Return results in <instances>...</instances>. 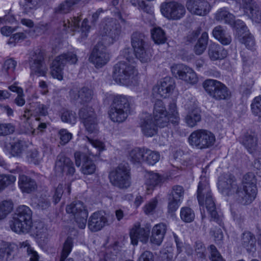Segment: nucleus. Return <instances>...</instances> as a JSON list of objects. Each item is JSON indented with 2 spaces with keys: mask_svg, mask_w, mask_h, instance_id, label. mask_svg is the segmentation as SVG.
<instances>
[{
  "mask_svg": "<svg viewBox=\"0 0 261 261\" xmlns=\"http://www.w3.org/2000/svg\"><path fill=\"white\" fill-rule=\"evenodd\" d=\"M257 180L251 172L245 174L241 184H238L236 177L231 174H226L219 180L218 187L221 193L232 197L234 201L242 205L250 204L257 194Z\"/></svg>",
  "mask_w": 261,
  "mask_h": 261,
  "instance_id": "1",
  "label": "nucleus"
},
{
  "mask_svg": "<svg viewBox=\"0 0 261 261\" xmlns=\"http://www.w3.org/2000/svg\"><path fill=\"white\" fill-rule=\"evenodd\" d=\"M32 225V212L29 207L19 206L11 220L9 226L11 230L18 234L27 233L31 231Z\"/></svg>",
  "mask_w": 261,
  "mask_h": 261,
  "instance_id": "2",
  "label": "nucleus"
},
{
  "mask_svg": "<svg viewBox=\"0 0 261 261\" xmlns=\"http://www.w3.org/2000/svg\"><path fill=\"white\" fill-rule=\"evenodd\" d=\"M197 199L200 206L204 204V197H205V204L207 211L211 216V221H214L220 226L223 224L222 216L219 214L216 210V205L210 190V186L207 182L200 181L198 185L197 191Z\"/></svg>",
  "mask_w": 261,
  "mask_h": 261,
  "instance_id": "3",
  "label": "nucleus"
},
{
  "mask_svg": "<svg viewBox=\"0 0 261 261\" xmlns=\"http://www.w3.org/2000/svg\"><path fill=\"white\" fill-rule=\"evenodd\" d=\"M98 32L101 37L102 43L110 45L119 39L122 33V28L117 19L105 17L99 24Z\"/></svg>",
  "mask_w": 261,
  "mask_h": 261,
  "instance_id": "4",
  "label": "nucleus"
},
{
  "mask_svg": "<svg viewBox=\"0 0 261 261\" xmlns=\"http://www.w3.org/2000/svg\"><path fill=\"white\" fill-rule=\"evenodd\" d=\"M137 74V70L133 65L121 61L114 66L112 76L116 83L129 86L135 84Z\"/></svg>",
  "mask_w": 261,
  "mask_h": 261,
  "instance_id": "5",
  "label": "nucleus"
},
{
  "mask_svg": "<svg viewBox=\"0 0 261 261\" xmlns=\"http://www.w3.org/2000/svg\"><path fill=\"white\" fill-rule=\"evenodd\" d=\"M130 106L128 97L123 95L114 97L109 112L111 120L115 122H122L130 113Z\"/></svg>",
  "mask_w": 261,
  "mask_h": 261,
  "instance_id": "6",
  "label": "nucleus"
},
{
  "mask_svg": "<svg viewBox=\"0 0 261 261\" xmlns=\"http://www.w3.org/2000/svg\"><path fill=\"white\" fill-rule=\"evenodd\" d=\"M215 141L214 134L205 129H198L193 131L188 139L189 145L198 149L210 148L214 145Z\"/></svg>",
  "mask_w": 261,
  "mask_h": 261,
  "instance_id": "7",
  "label": "nucleus"
},
{
  "mask_svg": "<svg viewBox=\"0 0 261 261\" xmlns=\"http://www.w3.org/2000/svg\"><path fill=\"white\" fill-rule=\"evenodd\" d=\"M228 3L231 5L230 9L234 12L242 9L244 14L252 21L257 23L261 22V10L254 0H242L241 4L236 0H228Z\"/></svg>",
  "mask_w": 261,
  "mask_h": 261,
  "instance_id": "8",
  "label": "nucleus"
},
{
  "mask_svg": "<svg viewBox=\"0 0 261 261\" xmlns=\"http://www.w3.org/2000/svg\"><path fill=\"white\" fill-rule=\"evenodd\" d=\"M202 86L207 94L216 100H228L231 97V92L227 86L216 80L207 79Z\"/></svg>",
  "mask_w": 261,
  "mask_h": 261,
  "instance_id": "9",
  "label": "nucleus"
},
{
  "mask_svg": "<svg viewBox=\"0 0 261 261\" xmlns=\"http://www.w3.org/2000/svg\"><path fill=\"white\" fill-rule=\"evenodd\" d=\"M78 60L77 55L74 51H68L55 58L50 67L51 74L59 80L63 77V70L67 64H75Z\"/></svg>",
  "mask_w": 261,
  "mask_h": 261,
  "instance_id": "10",
  "label": "nucleus"
},
{
  "mask_svg": "<svg viewBox=\"0 0 261 261\" xmlns=\"http://www.w3.org/2000/svg\"><path fill=\"white\" fill-rule=\"evenodd\" d=\"M130 169L127 164H120L109 175L112 184L119 189L128 188L131 184Z\"/></svg>",
  "mask_w": 261,
  "mask_h": 261,
  "instance_id": "11",
  "label": "nucleus"
},
{
  "mask_svg": "<svg viewBox=\"0 0 261 261\" xmlns=\"http://www.w3.org/2000/svg\"><path fill=\"white\" fill-rule=\"evenodd\" d=\"M147 38L140 32H135L131 36V44L134 48L135 55L137 58L142 63H146L150 60V56L146 50L147 45Z\"/></svg>",
  "mask_w": 261,
  "mask_h": 261,
  "instance_id": "12",
  "label": "nucleus"
},
{
  "mask_svg": "<svg viewBox=\"0 0 261 261\" xmlns=\"http://www.w3.org/2000/svg\"><path fill=\"white\" fill-rule=\"evenodd\" d=\"M45 53L43 49L38 48L30 54L29 64L31 74L37 76H45L47 68L45 63Z\"/></svg>",
  "mask_w": 261,
  "mask_h": 261,
  "instance_id": "13",
  "label": "nucleus"
},
{
  "mask_svg": "<svg viewBox=\"0 0 261 261\" xmlns=\"http://www.w3.org/2000/svg\"><path fill=\"white\" fill-rule=\"evenodd\" d=\"M66 211L72 214L78 227L84 229L86 226L88 212L84 203L80 200H75L67 205Z\"/></svg>",
  "mask_w": 261,
  "mask_h": 261,
  "instance_id": "14",
  "label": "nucleus"
},
{
  "mask_svg": "<svg viewBox=\"0 0 261 261\" xmlns=\"http://www.w3.org/2000/svg\"><path fill=\"white\" fill-rule=\"evenodd\" d=\"M79 115L86 129L89 133H96L97 132V120L96 114L92 107H83L79 110Z\"/></svg>",
  "mask_w": 261,
  "mask_h": 261,
  "instance_id": "15",
  "label": "nucleus"
},
{
  "mask_svg": "<svg viewBox=\"0 0 261 261\" xmlns=\"http://www.w3.org/2000/svg\"><path fill=\"white\" fill-rule=\"evenodd\" d=\"M81 16V14H77V16H73L72 18H70V19H67L66 21L64 20L63 21V26L64 30L70 28L72 31H74L76 29H80L81 32V39L85 40L88 37L91 27L88 24L89 21L88 19L85 18L82 21L81 27L80 28V22L82 19Z\"/></svg>",
  "mask_w": 261,
  "mask_h": 261,
  "instance_id": "16",
  "label": "nucleus"
},
{
  "mask_svg": "<svg viewBox=\"0 0 261 261\" xmlns=\"http://www.w3.org/2000/svg\"><path fill=\"white\" fill-rule=\"evenodd\" d=\"M106 46L102 43H98L94 46L90 56V62L96 68L102 67L109 60V54L107 51Z\"/></svg>",
  "mask_w": 261,
  "mask_h": 261,
  "instance_id": "17",
  "label": "nucleus"
},
{
  "mask_svg": "<svg viewBox=\"0 0 261 261\" xmlns=\"http://www.w3.org/2000/svg\"><path fill=\"white\" fill-rule=\"evenodd\" d=\"M185 108L189 111L185 116L184 121L188 126L194 127L201 120V111L197 107V101L195 99L188 101L185 105Z\"/></svg>",
  "mask_w": 261,
  "mask_h": 261,
  "instance_id": "18",
  "label": "nucleus"
},
{
  "mask_svg": "<svg viewBox=\"0 0 261 261\" xmlns=\"http://www.w3.org/2000/svg\"><path fill=\"white\" fill-rule=\"evenodd\" d=\"M175 88L174 80L171 77L166 76L162 79L153 88V94H156L162 98L168 97Z\"/></svg>",
  "mask_w": 261,
  "mask_h": 261,
  "instance_id": "19",
  "label": "nucleus"
},
{
  "mask_svg": "<svg viewBox=\"0 0 261 261\" xmlns=\"http://www.w3.org/2000/svg\"><path fill=\"white\" fill-rule=\"evenodd\" d=\"M154 122L157 127H164L167 125L168 122H171L169 120L170 116L168 115L165 105L162 100H156L153 110Z\"/></svg>",
  "mask_w": 261,
  "mask_h": 261,
  "instance_id": "20",
  "label": "nucleus"
},
{
  "mask_svg": "<svg viewBox=\"0 0 261 261\" xmlns=\"http://www.w3.org/2000/svg\"><path fill=\"white\" fill-rule=\"evenodd\" d=\"M179 0H166L160 6L162 14L168 19H179Z\"/></svg>",
  "mask_w": 261,
  "mask_h": 261,
  "instance_id": "21",
  "label": "nucleus"
},
{
  "mask_svg": "<svg viewBox=\"0 0 261 261\" xmlns=\"http://www.w3.org/2000/svg\"><path fill=\"white\" fill-rule=\"evenodd\" d=\"M75 162L76 166L79 167L83 163L81 168L82 172L84 174H93L96 170V166L93 161L85 153L80 151L74 153Z\"/></svg>",
  "mask_w": 261,
  "mask_h": 261,
  "instance_id": "22",
  "label": "nucleus"
},
{
  "mask_svg": "<svg viewBox=\"0 0 261 261\" xmlns=\"http://www.w3.org/2000/svg\"><path fill=\"white\" fill-rule=\"evenodd\" d=\"M149 234V228L141 227L139 223L135 224L129 232L132 244L137 245L139 241L146 244L148 242Z\"/></svg>",
  "mask_w": 261,
  "mask_h": 261,
  "instance_id": "23",
  "label": "nucleus"
},
{
  "mask_svg": "<svg viewBox=\"0 0 261 261\" xmlns=\"http://www.w3.org/2000/svg\"><path fill=\"white\" fill-rule=\"evenodd\" d=\"M139 125L146 137H152L157 133L158 127L149 114L145 113L140 117Z\"/></svg>",
  "mask_w": 261,
  "mask_h": 261,
  "instance_id": "24",
  "label": "nucleus"
},
{
  "mask_svg": "<svg viewBox=\"0 0 261 261\" xmlns=\"http://www.w3.org/2000/svg\"><path fill=\"white\" fill-rule=\"evenodd\" d=\"M108 223L107 218L101 212L94 213L89 218L88 227L92 232L100 230Z\"/></svg>",
  "mask_w": 261,
  "mask_h": 261,
  "instance_id": "25",
  "label": "nucleus"
},
{
  "mask_svg": "<svg viewBox=\"0 0 261 261\" xmlns=\"http://www.w3.org/2000/svg\"><path fill=\"white\" fill-rule=\"evenodd\" d=\"M167 176L161 175L153 171L147 173L145 175V185L147 191H152L156 186H161L167 180Z\"/></svg>",
  "mask_w": 261,
  "mask_h": 261,
  "instance_id": "26",
  "label": "nucleus"
},
{
  "mask_svg": "<svg viewBox=\"0 0 261 261\" xmlns=\"http://www.w3.org/2000/svg\"><path fill=\"white\" fill-rule=\"evenodd\" d=\"M55 166L67 175H73L75 171L71 160L62 153L57 156Z\"/></svg>",
  "mask_w": 261,
  "mask_h": 261,
  "instance_id": "27",
  "label": "nucleus"
},
{
  "mask_svg": "<svg viewBox=\"0 0 261 261\" xmlns=\"http://www.w3.org/2000/svg\"><path fill=\"white\" fill-rule=\"evenodd\" d=\"M18 186L22 193L28 194L34 192L37 188L36 180L30 176L24 174L19 175Z\"/></svg>",
  "mask_w": 261,
  "mask_h": 261,
  "instance_id": "28",
  "label": "nucleus"
},
{
  "mask_svg": "<svg viewBox=\"0 0 261 261\" xmlns=\"http://www.w3.org/2000/svg\"><path fill=\"white\" fill-rule=\"evenodd\" d=\"M16 65L17 62L12 58L6 60L2 68L1 76L6 80H13Z\"/></svg>",
  "mask_w": 261,
  "mask_h": 261,
  "instance_id": "29",
  "label": "nucleus"
},
{
  "mask_svg": "<svg viewBox=\"0 0 261 261\" xmlns=\"http://www.w3.org/2000/svg\"><path fill=\"white\" fill-rule=\"evenodd\" d=\"M166 231V226L163 223L155 225L152 230L150 241L152 244L160 245L163 241Z\"/></svg>",
  "mask_w": 261,
  "mask_h": 261,
  "instance_id": "30",
  "label": "nucleus"
},
{
  "mask_svg": "<svg viewBox=\"0 0 261 261\" xmlns=\"http://www.w3.org/2000/svg\"><path fill=\"white\" fill-rule=\"evenodd\" d=\"M213 36L223 45H229L231 42V36L221 25L215 27L212 31Z\"/></svg>",
  "mask_w": 261,
  "mask_h": 261,
  "instance_id": "31",
  "label": "nucleus"
},
{
  "mask_svg": "<svg viewBox=\"0 0 261 261\" xmlns=\"http://www.w3.org/2000/svg\"><path fill=\"white\" fill-rule=\"evenodd\" d=\"M227 55V51L219 44H214L208 49V56L212 61L222 60Z\"/></svg>",
  "mask_w": 261,
  "mask_h": 261,
  "instance_id": "32",
  "label": "nucleus"
},
{
  "mask_svg": "<svg viewBox=\"0 0 261 261\" xmlns=\"http://www.w3.org/2000/svg\"><path fill=\"white\" fill-rule=\"evenodd\" d=\"M121 250L119 243L116 241L106 248L104 258L100 259L99 261H113L116 259Z\"/></svg>",
  "mask_w": 261,
  "mask_h": 261,
  "instance_id": "33",
  "label": "nucleus"
},
{
  "mask_svg": "<svg viewBox=\"0 0 261 261\" xmlns=\"http://www.w3.org/2000/svg\"><path fill=\"white\" fill-rule=\"evenodd\" d=\"M240 142L251 153L255 150L257 145V138L254 134L247 133L241 138Z\"/></svg>",
  "mask_w": 261,
  "mask_h": 261,
  "instance_id": "34",
  "label": "nucleus"
},
{
  "mask_svg": "<svg viewBox=\"0 0 261 261\" xmlns=\"http://www.w3.org/2000/svg\"><path fill=\"white\" fill-rule=\"evenodd\" d=\"M168 211L170 213L175 212L178 207V202L179 201V187L174 186L169 195Z\"/></svg>",
  "mask_w": 261,
  "mask_h": 261,
  "instance_id": "35",
  "label": "nucleus"
},
{
  "mask_svg": "<svg viewBox=\"0 0 261 261\" xmlns=\"http://www.w3.org/2000/svg\"><path fill=\"white\" fill-rule=\"evenodd\" d=\"M242 245L247 252L255 250L256 239L255 236L250 231H245L242 236Z\"/></svg>",
  "mask_w": 261,
  "mask_h": 261,
  "instance_id": "36",
  "label": "nucleus"
},
{
  "mask_svg": "<svg viewBox=\"0 0 261 261\" xmlns=\"http://www.w3.org/2000/svg\"><path fill=\"white\" fill-rule=\"evenodd\" d=\"M180 80L190 84H195L197 81L194 70L189 67L180 64Z\"/></svg>",
  "mask_w": 261,
  "mask_h": 261,
  "instance_id": "37",
  "label": "nucleus"
},
{
  "mask_svg": "<svg viewBox=\"0 0 261 261\" xmlns=\"http://www.w3.org/2000/svg\"><path fill=\"white\" fill-rule=\"evenodd\" d=\"M234 18V16L225 7L219 9L215 14V19L216 21L229 25L232 23L233 19Z\"/></svg>",
  "mask_w": 261,
  "mask_h": 261,
  "instance_id": "38",
  "label": "nucleus"
},
{
  "mask_svg": "<svg viewBox=\"0 0 261 261\" xmlns=\"http://www.w3.org/2000/svg\"><path fill=\"white\" fill-rule=\"evenodd\" d=\"M74 7H79L76 0H65L55 9V13L67 14L72 10Z\"/></svg>",
  "mask_w": 261,
  "mask_h": 261,
  "instance_id": "39",
  "label": "nucleus"
},
{
  "mask_svg": "<svg viewBox=\"0 0 261 261\" xmlns=\"http://www.w3.org/2000/svg\"><path fill=\"white\" fill-rule=\"evenodd\" d=\"M30 111L31 115L35 117L45 116L48 114V107L40 102H33L30 103Z\"/></svg>",
  "mask_w": 261,
  "mask_h": 261,
  "instance_id": "40",
  "label": "nucleus"
},
{
  "mask_svg": "<svg viewBox=\"0 0 261 261\" xmlns=\"http://www.w3.org/2000/svg\"><path fill=\"white\" fill-rule=\"evenodd\" d=\"M42 0H21L20 5L23 13L28 14L33 10H36L40 6Z\"/></svg>",
  "mask_w": 261,
  "mask_h": 261,
  "instance_id": "41",
  "label": "nucleus"
},
{
  "mask_svg": "<svg viewBox=\"0 0 261 261\" xmlns=\"http://www.w3.org/2000/svg\"><path fill=\"white\" fill-rule=\"evenodd\" d=\"M208 39L207 33L203 32L194 46V51L196 55H201L204 51L207 45Z\"/></svg>",
  "mask_w": 261,
  "mask_h": 261,
  "instance_id": "42",
  "label": "nucleus"
},
{
  "mask_svg": "<svg viewBox=\"0 0 261 261\" xmlns=\"http://www.w3.org/2000/svg\"><path fill=\"white\" fill-rule=\"evenodd\" d=\"M27 148L26 142L19 140L11 145L10 153L14 156H20Z\"/></svg>",
  "mask_w": 261,
  "mask_h": 261,
  "instance_id": "43",
  "label": "nucleus"
},
{
  "mask_svg": "<svg viewBox=\"0 0 261 261\" xmlns=\"http://www.w3.org/2000/svg\"><path fill=\"white\" fill-rule=\"evenodd\" d=\"M169 116H170L171 123L174 126L178 125L179 120L176 106V100L172 99L169 105Z\"/></svg>",
  "mask_w": 261,
  "mask_h": 261,
  "instance_id": "44",
  "label": "nucleus"
},
{
  "mask_svg": "<svg viewBox=\"0 0 261 261\" xmlns=\"http://www.w3.org/2000/svg\"><path fill=\"white\" fill-rule=\"evenodd\" d=\"M145 148H135L129 153V159L133 163H140L144 161Z\"/></svg>",
  "mask_w": 261,
  "mask_h": 261,
  "instance_id": "45",
  "label": "nucleus"
},
{
  "mask_svg": "<svg viewBox=\"0 0 261 261\" xmlns=\"http://www.w3.org/2000/svg\"><path fill=\"white\" fill-rule=\"evenodd\" d=\"M151 37L158 44H164L166 41L167 38L165 33L160 27H155L151 31Z\"/></svg>",
  "mask_w": 261,
  "mask_h": 261,
  "instance_id": "46",
  "label": "nucleus"
},
{
  "mask_svg": "<svg viewBox=\"0 0 261 261\" xmlns=\"http://www.w3.org/2000/svg\"><path fill=\"white\" fill-rule=\"evenodd\" d=\"M73 246V239L71 237H68L64 242L60 256L59 257V261H65L71 252Z\"/></svg>",
  "mask_w": 261,
  "mask_h": 261,
  "instance_id": "47",
  "label": "nucleus"
},
{
  "mask_svg": "<svg viewBox=\"0 0 261 261\" xmlns=\"http://www.w3.org/2000/svg\"><path fill=\"white\" fill-rule=\"evenodd\" d=\"M144 161L150 165H154L160 159V154L158 152L145 149Z\"/></svg>",
  "mask_w": 261,
  "mask_h": 261,
  "instance_id": "48",
  "label": "nucleus"
},
{
  "mask_svg": "<svg viewBox=\"0 0 261 261\" xmlns=\"http://www.w3.org/2000/svg\"><path fill=\"white\" fill-rule=\"evenodd\" d=\"M61 119L64 122L74 124L76 121V114L72 110L63 109L61 111Z\"/></svg>",
  "mask_w": 261,
  "mask_h": 261,
  "instance_id": "49",
  "label": "nucleus"
},
{
  "mask_svg": "<svg viewBox=\"0 0 261 261\" xmlns=\"http://www.w3.org/2000/svg\"><path fill=\"white\" fill-rule=\"evenodd\" d=\"M13 203L10 200H3L0 202V220L5 219L12 212Z\"/></svg>",
  "mask_w": 261,
  "mask_h": 261,
  "instance_id": "50",
  "label": "nucleus"
},
{
  "mask_svg": "<svg viewBox=\"0 0 261 261\" xmlns=\"http://www.w3.org/2000/svg\"><path fill=\"white\" fill-rule=\"evenodd\" d=\"M229 25L236 30V33L240 37L249 32L247 27L242 20H235L234 18L233 19L232 23Z\"/></svg>",
  "mask_w": 261,
  "mask_h": 261,
  "instance_id": "51",
  "label": "nucleus"
},
{
  "mask_svg": "<svg viewBox=\"0 0 261 261\" xmlns=\"http://www.w3.org/2000/svg\"><path fill=\"white\" fill-rule=\"evenodd\" d=\"M93 93L92 90L88 87H83L77 93V98L81 99V103L88 102L92 98Z\"/></svg>",
  "mask_w": 261,
  "mask_h": 261,
  "instance_id": "52",
  "label": "nucleus"
},
{
  "mask_svg": "<svg viewBox=\"0 0 261 261\" xmlns=\"http://www.w3.org/2000/svg\"><path fill=\"white\" fill-rule=\"evenodd\" d=\"M20 247L26 248L28 255L30 256L29 261H39V256L37 252L31 247L28 241L20 243Z\"/></svg>",
  "mask_w": 261,
  "mask_h": 261,
  "instance_id": "53",
  "label": "nucleus"
},
{
  "mask_svg": "<svg viewBox=\"0 0 261 261\" xmlns=\"http://www.w3.org/2000/svg\"><path fill=\"white\" fill-rule=\"evenodd\" d=\"M37 237L42 238L45 236L46 232V228L44 226V223L41 221H35L32 223L31 230Z\"/></svg>",
  "mask_w": 261,
  "mask_h": 261,
  "instance_id": "54",
  "label": "nucleus"
},
{
  "mask_svg": "<svg viewBox=\"0 0 261 261\" xmlns=\"http://www.w3.org/2000/svg\"><path fill=\"white\" fill-rule=\"evenodd\" d=\"M16 179L15 176L11 174L0 175V192L6 187L13 184Z\"/></svg>",
  "mask_w": 261,
  "mask_h": 261,
  "instance_id": "55",
  "label": "nucleus"
},
{
  "mask_svg": "<svg viewBox=\"0 0 261 261\" xmlns=\"http://www.w3.org/2000/svg\"><path fill=\"white\" fill-rule=\"evenodd\" d=\"M208 3L205 0H196V6L195 8L194 14L204 16L207 13Z\"/></svg>",
  "mask_w": 261,
  "mask_h": 261,
  "instance_id": "56",
  "label": "nucleus"
},
{
  "mask_svg": "<svg viewBox=\"0 0 261 261\" xmlns=\"http://www.w3.org/2000/svg\"><path fill=\"white\" fill-rule=\"evenodd\" d=\"M180 218L185 222H191L194 220L195 213L190 207H182L180 210Z\"/></svg>",
  "mask_w": 261,
  "mask_h": 261,
  "instance_id": "57",
  "label": "nucleus"
},
{
  "mask_svg": "<svg viewBox=\"0 0 261 261\" xmlns=\"http://www.w3.org/2000/svg\"><path fill=\"white\" fill-rule=\"evenodd\" d=\"M26 159L29 163L35 165L39 164L41 161L39 152L36 149L29 150L27 153Z\"/></svg>",
  "mask_w": 261,
  "mask_h": 261,
  "instance_id": "58",
  "label": "nucleus"
},
{
  "mask_svg": "<svg viewBox=\"0 0 261 261\" xmlns=\"http://www.w3.org/2000/svg\"><path fill=\"white\" fill-rule=\"evenodd\" d=\"M251 109L253 115L261 117V95L253 99L251 105Z\"/></svg>",
  "mask_w": 261,
  "mask_h": 261,
  "instance_id": "59",
  "label": "nucleus"
},
{
  "mask_svg": "<svg viewBox=\"0 0 261 261\" xmlns=\"http://www.w3.org/2000/svg\"><path fill=\"white\" fill-rule=\"evenodd\" d=\"M242 43H244L249 49L253 50L255 45V40L253 35L248 32L242 36Z\"/></svg>",
  "mask_w": 261,
  "mask_h": 261,
  "instance_id": "60",
  "label": "nucleus"
},
{
  "mask_svg": "<svg viewBox=\"0 0 261 261\" xmlns=\"http://www.w3.org/2000/svg\"><path fill=\"white\" fill-rule=\"evenodd\" d=\"M5 247V254H7V260H12L14 258L15 252L17 249V246L14 244L8 243L4 242Z\"/></svg>",
  "mask_w": 261,
  "mask_h": 261,
  "instance_id": "61",
  "label": "nucleus"
},
{
  "mask_svg": "<svg viewBox=\"0 0 261 261\" xmlns=\"http://www.w3.org/2000/svg\"><path fill=\"white\" fill-rule=\"evenodd\" d=\"M15 126L12 123H0V136H6L14 132Z\"/></svg>",
  "mask_w": 261,
  "mask_h": 261,
  "instance_id": "62",
  "label": "nucleus"
},
{
  "mask_svg": "<svg viewBox=\"0 0 261 261\" xmlns=\"http://www.w3.org/2000/svg\"><path fill=\"white\" fill-rule=\"evenodd\" d=\"M158 200L156 198L152 199L143 207L144 212L146 215L152 214L156 207Z\"/></svg>",
  "mask_w": 261,
  "mask_h": 261,
  "instance_id": "63",
  "label": "nucleus"
},
{
  "mask_svg": "<svg viewBox=\"0 0 261 261\" xmlns=\"http://www.w3.org/2000/svg\"><path fill=\"white\" fill-rule=\"evenodd\" d=\"M209 248L211 253L210 259L211 261H224L215 245H210Z\"/></svg>",
  "mask_w": 261,
  "mask_h": 261,
  "instance_id": "64",
  "label": "nucleus"
}]
</instances>
